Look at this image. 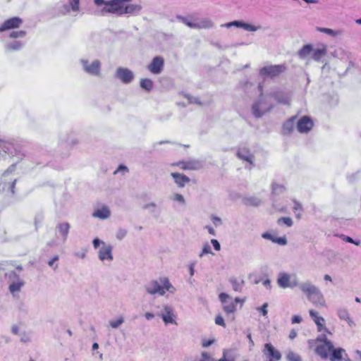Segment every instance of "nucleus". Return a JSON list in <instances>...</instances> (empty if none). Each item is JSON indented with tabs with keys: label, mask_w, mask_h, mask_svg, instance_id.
I'll use <instances>...</instances> for the list:
<instances>
[{
	"label": "nucleus",
	"mask_w": 361,
	"mask_h": 361,
	"mask_svg": "<svg viewBox=\"0 0 361 361\" xmlns=\"http://www.w3.org/2000/svg\"><path fill=\"white\" fill-rule=\"evenodd\" d=\"M126 2H122L116 6H111L106 9H101L100 14L105 16L107 13L115 14L121 16L125 14L130 16L138 15L142 10V6L139 4H125Z\"/></svg>",
	"instance_id": "f257e3e1"
},
{
	"label": "nucleus",
	"mask_w": 361,
	"mask_h": 361,
	"mask_svg": "<svg viewBox=\"0 0 361 361\" xmlns=\"http://www.w3.org/2000/svg\"><path fill=\"white\" fill-rule=\"evenodd\" d=\"M8 155L9 157H16L18 162L25 157L23 148L19 145L10 141L0 140V156Z\"/></svg>",
	"instance_id": "f03ea898"
},
{
	"label": "nucleus",
	"mask_w": 361,
	"mask_h": 361,
	"mask_svg": "<svg viewBox=\"0 0 361 361\" xmlns=\"http://www.w3.org/2000/svg\"><path fill=\"white\" fill-rule=\"evenodd\" d=\"M155 308L157 310V317H160L166 326L169 324L178 325L177 314L173 306L163 303L155 306Z\"/></svg>",
	"instance_id": "7ed1b4c3"
},
{
	"label": "nucleus",
	"mask_w": 361,
	"mask_h": 361,
	"mask_svg": "<svg viewBox=\"0 0 361 361\" xmlns=\"http://www.w3.org/2000/svg\"><path fill=\"white\" fill-rule=\"evenodd\" d=\"M269 99V94L266 97L262 94L259 95L252 106V114L255 117L261 118L274 107V104L270 102Z\"/></svg>",
	"instance_id": "20e7f679"
},
{
	"label": "nucleus",
	"mask_w": 361,
	"mask_h": 361,
	"mask_svg": "<svg viewBox=\"0 0 361 361\" xmlns=\"http://www.w3.org/2000/svg\"><path fill=\"white\" fill-rule=\"evenodd\" d=\"M82 71L88 75L99 76L101 73L102 63L99 60L90 61L86 58H82L79 61Z\"/></svg>",
	"instance_id": "39448f33"
},
{
	"label": "nucleus",
	"mask_w": 361,
	"mask_h": 361,
	"mask_svg": "<svg viewBox=\"0 0 361 361\" xmlns=\"http://www.w3.org/2000/svg\"><path fill=\"white\" fill-rule=\"evenodd\" d=\"M298 281L295 274H289L286 272L279 274L277 283L282 288H293L298 285Z\"/></svg>",
	"instance_id": "423d86ee"
},
{
	"label": "nucleus",
	"mask_w": 361,
	"mask_h": 361,
	"mask_svg": "<svg viewBox=\"0 0 361 361\" xmlns=\"http://www.w3.org/2000/svg\"><path fill=\"white\" fill-rule=\"evenodd\" d=\"M56 9L61 15H66L71 11L78 12L80 10V0H67V2L59 3Z\"/></svg>",
	"instance_id": "0eeeda50"
},
{
	"label": "nucleus",
	"mask_w": 361,
	"mask_h": 361,
	"mask_svg": "<svg viewBox=\"0 0 361 361\" xmlns=\"http://www.w3.org/2000/svg\"><path fill=\"white\" fill-rule=\"evenodd\" d=\"M286 66L283 64L268 66L262 68L259 70V75L262 77L274 78L283 73Z\"/></svg>",
	"instance_id": "6e6552de"
},
{
	"label": "nucleus",
	"mask_w": 361,
	"mask_h": 361,
	"mask_svg": "<svg viewBox=\"0 0 361 361\" xmlns=\"http://www.w3.org/2000/svg\"><path fill=\"white\" fill-rule=\"evenodd\" d=\"M115 77L123 83L129 84L133 80L135 75L133 71L127 68L118 67L116 71Z\"/></svg>",
	"instance_id": "1a4fd4ad"
},
{
	"label": "nucleus",
	"mask_w": 361,
	"mask_h": 361,
	"mask_svg": "<svg viewBox=\"0 0 361 361\" xmlns=\"http://www.w3.org/2000/svg\"><path fill=\"white\" fill-rule=\"evenodd\" d=\"M113 246L106 243H102V246L99 248L98 258L102 262H112L114 257L112 254Z\"/></svg>",
	"instance_id": "9d476101"
},
{
	"label": "nucleus",
	"mask_w": 361,
	"mask_h": 361,
	"mask_svg": "<svg viewBox=\"0 0 361 361\" xmlns=\"http://www.w3.org/2000/svg\"><path fill=\"white\" fill-rule=\"evenodd\" d=\"M269 97L274 99L278 104L283 105H288L290 102V94L281 90H272L269 94Z\"/></svg>",
	"instance_id": "9b49d317"
},
{
	"label": "nucleus",
	"mask_w": 361,
	"mask_h": 361,
	"mask_svg": "<svg viewBox=\"0 0 361 361\" xmlns=\"http://www.w3.org/2000/svg\"><path fill=\"white\" fill-rule=\"evenodd\" d=\"M335 349L332 342H327V343L319 344L315 348V352L322 359L326 360Z\"/></svg>",
	"instance_id": "f8f14e48"
},
{
	"label": "nucleus",
	"mask_w": 361,
	"mask_h": 361,
	"mask_svg": "<svg viewBox=\"0 0 361 361\" xmlns=\"http://www.w3.org/2000/svg\"><path fill=\"white\" fill-rule=\"evenodd\" d=\"M145 291L149 295H159L160 296H163L164 295V291L162 288V284L161 282L157 281L156 280H153L147 283L145 286Z\"/></svg>",
	"instance_id": "ddd939ff"
},
{
	"label": "nucleus",
	"mask_w": 361,
	"mask_h": 361,
	"mask_svg": "<svg viewBox=\"0 0 361 361\" xmlns=\"http://www.w3.org/2000/svg\"><path fill=\"white\" fill-rule=\"evenodd\" d=\"M221 27H226L227 28L231 27H236L243 28L245 30L250 31V32H255L258 30H260L262 27L260 25H253L248 24L247 23H245L241 20H234L230 23H227L226 24L221 25Z\"/></svg>",
	"instance_id": "4468645a"
},
{
	"label": "nucleus",
	"mask_w": 361,
	"mask_h": 361,
	"mask_svg": "<svg viewBox=\"0 0 361 361\" xmlns=\"http://www.w3.org/2000/svg\"><path fill=\"white\" fill-rule=\"evenodd\" d=\"M219 298L226 313H233L236 310L235 302L227 293H221L219 294Z\"/></svg>",
	"instance_id": "2eb2a0df"
},
{
	"label": "nucleus",
	"mask_w": 361,
	"mask_h": 361,
	"mask_svg": "<svg viewBox=\"0 0 361 361\" xmlns=\"http://www.w3.org/2000/svg\"><path fill=\"white\" fill-rule=\"evenodd\" d=\"M164 60L161 56H155L151 63L147 66V70L152 74L158 75L161 73L164 68Z\"/></svg>",
	"instance_id": "dca6fc26"
},
{
	"label": "nucleus",
	"mask_w": 361,
	"mask_h": 361,
	"mask_svg": "<svg viewBox=\"0 0 361 361\" xmlns=\"http://www.w3.org/2000/svg\"><path fill=\"white\" fill-rule=\"evenodd\" d=\"M237 157L239 159L247 161L250 164V166L248 167L250 170L254 166L253 161L255 159V157L247 147H240L237 152Z\"/></svg>",
	"instance_id": "f3484780"
},
{
	"label": "nucleus",
	"mask_w": 361,
	"mask_h": 361,
	"mask_svg": "<svg viewBox=\"0 0 361 361\" xmlns=\"http://www.w3.org/2000/svg\"><path fill=\"white\" fill-rule=\"evenodd\" d=\"M312 120L307 116L300 118L297 122V129L300 133H308L313 127Z\"/></svg>",
	"instance_id": "a211bd4d"
},
{
	"label": "nucleus",
	"mask_w": 361,
	"mask_h": 361,
	"mask_svg": "<svg viewBox=\"0 0 361 361\" xmlns=\"http://www.w3.org/2000/svg\"><path fill=\"white\" fill-rule=\"evenodd\" d=\"M298 287L306 295L307 299L319 289L310 281L298 283Z\"/></svg>",
	"instance_id": "6ab92c4d"
},
{
	"label": "nucleus",
	"mask_w": 361,
	"mask_h": 361,
	"mask_svg": "<svg viewBox=\"0 0 361 361\" xmlns=\"http://www.w3.org/2000/svg\"><path fill=\"white\" fill-rule=\"evenodd\" d=\"M23 23V20L19 17H13L5 20L1 25H0V32H4L8 30L18 28Z\"/></svg>",
	"instance_id": "aec40b11"
},
{
	"label": "nucleus",
	"mask_w": 361,
	"mask_h": 361,
	"mask_svg": "<svg viewBox=\"0 0 361 361\" xmlns=\"http://www.w3.org/2000/svg\"><path fill=\"white\" fill-rule=\"evenodd\" d=\"M12 274L16 279V281H13L8 286V290L13 297H16V294L18 293L25 283L23 280L19 278L15 272H12Z\"/></svg>",
	"instance_id": "412c9836"
},
{
	"label": "nucleus",
	"mask_w": 361,
	"mask_h": 361,
	"mask_svg": "<svg viewBox=\"0 0 361 361\" xmlns=\"http://www.w3.org/2000/svg\"><path fill=\"white\" fill-rule=\"evenodd\" d=\"M310 302H311L316 307H325L326 306V300L324 297L319 289L316 293H314L310 298L307 299Z\"/></svg>",
	"instance_id": "4be33fe9"
},
{
	"label": "nucleus",
	"mask_w": 361,
	"mask_h": 361,
	"mask_svg": "<svg viewBox=\"0 0 361 361\" xmlns=\"http://www.w3.org/2000/svg\"><path fill=\"white\" fill-rule=\"evenodd\" d=\"M297 116H294L286 120L282 125V134L290 135L295 128Z\"/></svg>",
	"instance_id": "5701e85b"
},
{
	"label": "nucleus",
	"mask_w": 361,
	"mask_h": 361,
	"mask_svg": "<svg viewBox=\"0 0 361 361\" xmlns=\"http://www.w3.org/2000/svg\"><path fill=\"white\" fill-rule=\"evenodd\" d=\"M330 361H345L347 360V353L342 348H337L331 353L329 357Z\"/></svg>",
	"instance_id": "b1692460"
},
{
	"label": "nucleus",
	"mask_w": 361,
	"mask_h": 361,
	"mask_svg": "<svg viewBox=\"0 0 361 361\" xmlns=\"http://www.w3.org/2000/svg\"><path fill=\"white\" fill-rule=\"evenodd\" d=\"M132 0H94V3L97 6L104 5V6L102 9H106L114 6H116L118 4H121L122 2H130Z\"/></svg>",
	"instance_id": "393cba45"
},
{
	"label": "nucleus",
	"mask_w": 361,
	"mask_h": 361,
	"mask_svg": "<svg viewBox=\"0 0 361 361\" xmlns=\"http://www.w3.org/2000/svg\"><path fill=\"white\" fill-rule=\"evenodd\" d=\"M337 315L340 319L347 322L350 327L355 326V322L350 317L349 312L346 308H339L337 310Z\"/></svg>",
	"instance_id": "a878e982"
},
{
	"label": "nucleus",
	"mask_w": 361,
	"mask_h": 361,
	"mask_svg": "<svg viewBox=\"0 0 361 361\" xmlns=\"http://www.w3.org/2000/svg\"><path fill=\"white\" fill-rule=\"evenodd\" d=\"M171 176L174 179L175 183L179 188H183L186 183L190 182V178L187 176L179 173H171Z\"/></svg>",
	"instance_id": "bb28decb"
},
{
	"label": "nucleus",
	"mask_w": 361,
	"mask_h": 361,
	"mask_svg": "<svg viewBox=\"0 0 361 361\" xmlns=\"http://www.w3.org/2000/svg\"><path fill=\"white\" fill-rule=\"evenodd\" d=\"M310 317L313 319L316 325L317 326V329L319 331H322V328L324 326V317L319 316L318 312L310 310L309 311Z\"/></svg>",
	"instance_id": "cd10ccee"
},
{
	"label": "nucleus",
	"mask_w": 361,
	"mask_h": 361,
	"mask_svg": "<svg viewBox=\"0 0 361 361\" xmlns=\"http://www.w3.org/2000/svg\"><path fill=\"white\" fill-rule=\"evenodd\" d=\"M265 350L267 351L269 359L274 361H278L281 358V355L279 351L276 350L271 343H266L264 345Z\"/></svg>",
	"instance_id": "c85d7f7f"
},
{
	"label": "nucleus",
	"mask_w": 361,
	"mask_h": 361,
	"mask_svg": "<svg viewBox=\"0 0 361 361\" xmlns=\"http://www.w3.org/2000/svg\"><path fill=\"white\" fill-rule=\"evenodd\" d=\"M312 59L316 61H319L327 53V47L326 44H322L320 47L312 49Z\"/></svg>",
	"instance_id": "c756f323"
},
{
	"label": "nucleus",
	"mask_w": 361,
	"mask_h": 361,
	"mask_svg": "<svg viewBox=\"0 0 361 361\" xmlns=\"http://www.w3.org/2000/svg\"><path fill=\"white\" fill-rule=\"evenodd\" d=\"M70 227V224L67 222L59 223L56 226V229L59 234L62 236L63 242L67 240Z\"/></svg>",
	"instance_id": "7c9ffc66"
},
{
	"label": "nucleus",
	"mask_w": 361,
	"mask_h": 361,
	"mask_svg": "<svg viewBox=\"0 0 361 361\" xmlns=\"http://www.w3.org/2000/svg\"><path fill=\"white\" fill-rule=\"evenodd\" d=\"M25 45V42L21 40H13L8 42L5 44V49L8 51L20 50Z\"/></svg>",
	"instance_id": "2f4dec72"
},
{
	"label": "nucleus",
	"mask_w": 361,
	"mask_h": 361,
	"mask_svg": "<svg viewBox=\"0 0 361 361\" xmlns=\"http://www.w3.org/2000/svg\"><path fill=\"white\" fill-rule=\"evenodd\" d=\"M110 215L111 212L109 209L106 206H104L102 208L95 210L92 214V216L94 217L99 218L100 219H108L110 216Z\"/></svg>",
	"instance_id": "473e14b6"
},
{
	"label": "nucleus",
	"mask_w": 361,
	"mask_h": 361,
	"mask_svg": "<svg viewBox=\"0 0 361 361\" xmlns=\"http://www.w3.org/2000/svg\"><path fill=\"white\" fill-rule=\"evenodd\" d=\"M229 282L232 285L233 290L235 292H242L245 281L243 279L238 280L236 278L231 277L229 279Z\"/></svg>",
	"instance_id": "72a5a7b5"
},
{
	"label": "nucleus",
	"mask_w": 361,
	"mask_h": 361,
	"mask_svg": "<svg viewBox=\"0 0 361 361\" xmlns=\"http://www.w3.org/2000/svg\"><path fill=\"white\" fill-rule=\"evenodd\" d=\"M160 282L162 284V288L164 291V293L166 291H168L171 293H173L176 291V288L174 286L170 283L168 278L164 277L160 279Z\"/></svg>",
	"instance_id": "f704fd0d"
},
{
	"label": "nucleus",
	"mask_w": 361,
	"mask_h": 361,
	"mask_svg": "<svg viewBox=\"0 0 361 361\" xmlns=\"http://www.w3.org/2000/svg\"><path fill=\"white\" fill-rule=\"evenodd\" d=\"M212 21L209 18H204L198 22H196V29H209L213 27Z\"/></svg>",
	"instance_id": "c9c22d12"
},
{
	"label": "nucleus",
	"mask_w": 361,
	"mask_h": 361,
	"mask_svg": "<svg viewBox=\"0 0 361 361\" xmlns=\"http://www.w3.org/2000/svg\"><path fill=\"white\" fill-rule=\"evenodd\" d=\"M176 18L178 20H179L180 21H181L185 25H186L188 27L192 28V29H196V27H197L196 23L191 21V19L192 18V16L184 17V16L178 15L176 16Z\"/></svg>",
	"instance_id": "e433bc0d"
},
{
	"label": "nucleus",
	"mask_w": 361,
	"mask_h": 361,
	"mask_svg": "<svg viewBox=\"0 0 361 361\" xmlns=\"http://www.w3.org/2000/svg\"><path fill=\"white\" fill-rule=\"evenodd\" d=\"M312 46L311 44L304 45L299 51L298 56L301 59L306 58L312 51Z\"/></svg>",
	"instance_id": "4c0bfd02"
},
{
	"label": "nucleus",
	"mask_w": 361,
	"mask_h": 361,
	"mask_svg": "<svg viewBox=\"0 0 361 361\" xmlns=\"http://www.w3.org/2000/svg\"><path fill=\"white\" fill-rule=\"evenodd\" d=\"M202 166V162L199 160L192 159L187 161L186 168H188V170H198L201 169Z\"/></svg>",
	"instance_id": "58836bf2"
},
{
	"label": "nucleus",
	"mask_w": 361,
	"mask_h": 361,
	"mask_svg": "<svg viewBox=\"0 0 361 361\" xmlns=\"http://www.w3.org/2000/svg\"><path fill=\"white\" fill-rule=\"evenodd\" d=\"M317 30L321 32L327 34L329 35L336 37L341 35V31L340 30H334L330 28L326 27H317Z\"/></svg>",
	"instance_id": "ea45409f"
},
{
	"label": "nucleus",
	"mask_w": 361,
	"mask_h": 361,
	"mask_svg": "<svg viewBox=\"0 0 361 361\" xmlns=\"http://www.w3.org/2000/svg\"><path fill=\"white\" fill-rule=\"evenodd\" d=\"M327 342L331 341L327 338L326 335L324 334L319 335L315 340L308 341L310 347L312 346V345L316 343H327Z\"/></svg>",
	"instance_id": "a19ab883"
},
{
	"label": "nucleus",
	"mask_w": 361,
	"mask_h": 361,
	"mask_svg": "<svg viewBox=\"0 0 361 361\" xmlns=\"http://www.w3.org/2000/svg\"><path fill=\"white\" fill-rule=\"evenodd\" d=\"M140 87L149 92L153 88V82L152 80L148 78L142 79L140 81Z\"/></svg>",
	"instance_id": "79ce46f5"
},
{
	"label": "nucleus",
	"mask_w": 361,
	"mask_h": 361,
	"mask_svg": "<svg viewBox=\"0 0 361 361\" xmlns=\"http://www.w3.org/2000/svg\"><path fill=\"white\" fill-rule=\"evenodd\" d=\"M25 30H13L9 32L8 37L11 39H21L26 36Z\"/></svg>",
	"instance_id": "37998d69"
},
{
	"label": "nucleus",
	"mask_w": 361,
	"mask_h": 361,
	"mask_svg": "<svg viewBox=\"0 0 361 361\" xmlns=\"http://www.w3.org/2000/svg\"><path fill=\"white\" fill-rule=\"evenodd\" d=\"M272 194L273 195H280L285 192L286 188L283 185H279L277 183H272Z\"/></svg>",
	"instance_id": "c03bdc74"
},
{
	"label": "nucleus",
	"mask_w": 361,
	"mask_h": 361,
	"mask_svg": "<svg viewBox=\"0 0 361 361\" xmlns=\"http://www.w3.org/2000/svg\"><path fill=\"white\" fill-rule=\"evenodd\" d=\"M294 206H293V212L295 213V216L298 219H300L301 216V212L302 211V204L296 201H293Z\"/></svg>",
	"instance_id": "a18cd8bd"
},
{
	"label": "nucleus",
	"mask_w": 361,
	"mask_h": 361,
	"mask_svg": "<svg viewBox=\"0 0 361 361\" xmlns=\"http://www.w3.org/2000/svg\"><path fill=\"white\" fill-rule=\"evenodd\" d=\"M170 199L174 202L180 203L181 205L185 204V198L181 194L175 193L170 197Z\"/></svg>",
	"instance_id": "49530a36"
},
{
	"label": "nucleus",
	"mask_w": 361,
	"mask_h": 361,
	"mask_svg": "<svg viewBox=\"0 0 361 361\" xmlns=\"http://www.w3.org/2000/svg\"><path fill=\"white\" fill-rule=\"evenodd\" d=\"M288 361H302L301 357L293 351H289L286 355Z\"/></svg>",
	"instance_id": "de8ad7c7"
},
{
	"label": "nucleus",
	"mask_w": 361,
	"mask_h": 361,
	"mask_svg": "<svg viewBox=\"0 0 361 361\" xmlns=\"http://www.w3.org/2000/svg\"><path fill=\"white\" fill-rule=\"evenodd\" d=\"M246 204L247 205L257 207L261 204V201L259 199H258L257 197H251L246 199Z\"/></svg>",
	"instance_id": "09e8293b"
},
{
	"label": "nucleus",
	"mask_w": 361,
	"mask_h": 361,
	"mask_svg": "<svg viewBox=\"0 0 361 361\" xmlns=\"http://www.w3.org/2000/svg\"><path fill=\"white\" fill-rule=\"evenodd\" d=\"M124 322V319L122 317H120L117 319L115 320H111L109 322L110 326L114 329L118 328Z\"/></svg>",
	"instance_id": "8fccbe9b"
},
{
	"label": "nucleus",
	"mask_w": 361,
	"mask_h": 361,
	"mask_svg": "<svg viewBox=\"0 0 361 361\" xmlns=\"http://www.w3.org/2000/svg\"><path fill=\"white\" fill-rule=\"evenodd\" d=\"M341 238H342L343 240L347 242V243H352V244H354L355 245H360V240H353L352 238L348 236V235H341Z\"/></svg>",
	"instance_id": "3c124183"
},
{
	"label": "nucleus",
	"mask_w": 361,
	"mask_h": 361,
	"mask_svg": "<svg viewBox=\"0 0 361 361\" xmlns=\"http://www.w3.org/2000/svg\"><path fill=\"white\" fill-rule=\"evenodd\" d=\"M59 259V255H54L48 262V265L53 268L54 271L58 269V264H55Z\"/></svg>",
	"instance_id": "603ef678"
},
{
	"label": "nucleus",
	"mask_w": 361,
	"mask_h": 361,
	"mask_svg": "<svg viewBox=\"0 0 361 361\" xmlns=\"http://www.w3.org/2000/svg\"><path fill=\"white\" fill-rule=\"evenodd\" d=\"M184 97L185 98H187V99L188 100V102L190 104H198V105H202V102L197 97H192V96H191V95H190L188 94H185Z\"/></svg>",
	"instance_id": "864d4df0"
},
{
	"label": "nucleus",
	"mask_w": 361,
	"mask_h": 361,
	"mask_svg": "<svg viewBox=\"0 0 361 361\" xmlns=\"http://www.w3.org/2000/svg\"><path fill=\"white\" fill-rule=\"evenodd\" d=\"M207 254H213V252H212L211 247L208 243H205L203 245L202 250L200 252V254L199 255V256L200 257H202L204 255H207Z\"/></svg>",
	"instance_id": "5fc2aeb1"
},
{
	"label": "nucleus",
	"mask_w": 361,
	"mask_h": 361,
	"mask_svg": "<svg viewBox=\"0 0 361 361\" xmlns=\"http://www.w3.org/2000/svg\"><path fill=\"white\" fill-rule=\"evenodd\" d=\"M279 224L283 223L287 226L290 227L293 225V220L290 217H281L278 220Z\"/></svg>",
	"instance_id": "6e6d98bb"
},
{
	"label": "nucleus",
	"mask_w": 361,
	"mask_h": 361,
	"mask_svg": "<svg viewBox=\"0 0 361 361\" xmlns=\"http://www.w3.org/2000/svg\"><path fill=\"white\" fill-rule=\"evenodd\" d=\"M127 235V230L125 229V228H119L117 232H116V238L118 239V240H122L123 239L126 235Z\"/></svg>",
	"instance_id": "4d7b16f0"
},
{
	"label": "nucleus",
	"mask_w": 361,
	"mask_h": 361,
	"mask_svg": "<svg viewBox=\"0 0 361 361\" xmlns=\"http://www.w3.org/2000/svg\"><path fill=\"white\" fill-rule=\"evenodd\" d=\"M273 243L281 245H285L287 244V239L286 237H275L274 240H273Z\"/></svg>",
	"instance_id": "13d9d810"
},
{
	"label": "nucleus",
	"mask_w": 361,
	"mask_h": 361,
	"mask_svg": "<svg viewBox=\"0 0 361 361\" xmlns=\"http://www.w3.org/2000/svg\"><path fill=\"white\" fill-rule=\"evenodd\" d=\"M267 307H268V304L264 303L262 306L258 307L257 308V310L259 311L262 314L263 316L267 317V314H268Z\"/></svg>",
	"instance_id": "bf43d9fd"
},
{
	"label": "nucleus",
	"mask_w": 361,
	"mask_h": 361,
	"mask_svg": "<svg viewBox=\"0 0 361 361\" xmlns=\"http://www.w3.org/2000/svg\"><path fill=\"white\" fill-rule=\"evenodd\" d=\"M215 323L217 325L221 326L223 327H226V324L224 318L221 315H218L215 318Z\"/></svg>",
	"instance_id": "052dcab7"
},
{
	"label": "nucleus",
	"mask_w": 361,
	"mask_h": 361,
	"mask_svg": "<svg viewBox=\"0 0 361 361\" xmlns=\"http://www.w3.org/2000/svg\"><path fill=\"white\" fill-rule=\"evenodd\" d=\"M202 360L200 361H214V359L207 352L202 353Z\"/></svg>",
	"instance_id": "680f3d73"
},
{
	"label": "nucleus",
	"mask_w": 361,
	"mask_h": 361,
	"mask_svg": "<svg viewBox=\"0 0 361 361\" xmlns=\"http://www.w3.org/2000/svg\"><path fill=\"white\" fill-rule=\"evenodd\" d=\"M212 221L216 227L219 226L222 224L221 219L216 216H212Z\"/></svg>",
	"instance_id": "e2e57ef3"
},
{
	"label": "nucleus",
	"mask_w": 361,
	"mask_h": 361,
	"mask_svg": "<svg viewBox=\"0 0 361 361\" xmlns=\"http://www.w3.org/2000/svg\"><path fill=\"white\" fill-rule=\"evenodd\" d=\"M17 179H14L11 183H8V190L11 192L12 195L16 193L15 186L16 183Z\"/></svg>",
	"instance_id": "0e129e2a"
},
{
	"label": "nucleus",
	"mask_w": 361,
	"mask_h": 361,
	"mask_svg": "<svg viewBox=\"0 0 361 361\" xmlns=\"http://www.w3.org/2000/svg\"><path fill=\"white\" fill-rule=\"evenodd\" d=\"M211 243L212 244L215 250L219 251L221 250V245L217 240L212 239Z\"/></svg>",
	"instance_id": "69168bd1"
},
{
	"label": "nucleus",
	"mask_w": 361,
	"mask_h": 361,
	"mask_svg": "<svg viewBox=\"0 0 361 361\" xmlns=\"http://www.w3.org/2000/svg\"><path fill=\"white\" fill-rule=\"evenodd\" d=\"M345 54H346L345 51L342 49H338L335 50L334 52V56L335 57L342 58V55H345Z\"/></svg>",
	"instance_id": "338daca9"
},
{
	"label": "nucleus",
	"mask_w": 361,
	"mask_h": 361,
	"mask_svg": "<svg viewBox=\"0 0 361 361\" xmlns=\"http://www.w3.org/2000/svg\"><path fill=\"white\" fill-rule=\"evenodd\" d=\"M104 243V241H102L99 238H94L92 241L93 247L95 249H97L98 247H100L99 246H102V243Z\"/></svg>",
	"instance_id": "774afa93"
}]
</instances>
